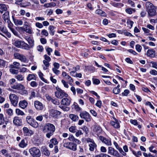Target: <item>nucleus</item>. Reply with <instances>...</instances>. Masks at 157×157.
Here are the masks:
<instances>
[{
  "mask_svg": "<svg viewBox=\"0 0 157 157\" xmlns=\"http://www.w3.org/2000/svg\"><path fill=\"white\" fill-rule=\"evenodd\" d=\"M55 130L54 125L50 123L46 124L42 128V131L44 133H46V136L48 138H50L53 135Z\"/></svg>",
  "mask_w": 157,
  "mask_h": 157,
  "instance_id": "1",
  "label": "nucleus"
},
{
  "mask_svg": "<svg viewBox=\"0 0 157 157\" xmlns=\"http://www.w3.org/2000/svg\"><path fill=\"white\" fill-rule=\"evenodd\" d=\"M145 6L146 10L149 17H153L156 15L157 13L155 10V6L152 3L150 2H147Z\"/></svg>",
  "mask_w": 157,
  "mask_h": 157,
  "instance_id": "2",
  "label": "nucleus"
},
{
  "mask_svg": "<svg viewBox=\"0 0 157 157\" xmlns=\"http://www.w3.org/2000/svg\"><path fill=\"white\" fill-rule=\"evenodd\" d=\"M56 90L55 92V96L58 98L61 99L63 97H67L68 95L59 87L57 86L56 88Z\"/></svg>",
  "mask_w": 157,
  "mask_h": 157,
  "instance_id": "3",
  "label": "nucleus"
},
{
  "mask_svg": "<svg viewBox=\"0 0 157 157\" xmlns=\"http://www.w3.org/2000/svg\"><path fill=\"white\" fill-rule=\"evenodd\" d=\"M29 151L33 157H40L41 156V152L40 150L36 147H33L29 150Z\"/></svg>",
  "mask_w": 157,
  "mask_h": 157,
  "instance_id": "4",
  "label": "nucleus"
},
{
  "mask_svg": "<svg viewBox=\"0 0 157 157\" xmlns=\"http://www.w3.org/2000/svg\"><path fill=\"white\" fill-rule=\"evenodd\" d=\"M27 123L32 126L36 128L39 126V124L33 117L30 116H27L26 117Z\"/></svg>",
  "mask_w": 157,
  "mask_h": 157,
  "instance_id": "5",
  "label": "nucleus"
},
{
  "mask_svg": "<svg viewBox=\"0 0 157 157\" xmlns=\"http://www.w3.org/2000/svg\"><path fill=\"white\" fill-rule=\"evenodd\" d=\"M64 147L73 151H75L77 150V144L71 142H65L63 144Z\"/></svg>",
  "mask_w": 157,
  "mask_h": 157,
  "instance_id": "6",
  "label": "nucleus"
},
{
  "mask_svg": "<svg viewBox=\"0 0 157 157\" xmlns=\"http://www.w3.org/2000/svg\"><path fill=\"white\" fill-rule=\"evenodd\" d=\"M9 98L11 104L13 106H16L18 102V97L15 94H11L9 96Z\"/></svg>",
  "mask_w": 157,
  "mask_h": 157,
  "instance_id": "7",
  "label": "nucleus"
},
{
  "mask_svg": "<svg viewBox=\"0 0 157 157\" xmlns=\"http://www.w3.org/2000/svg\"><path fill=\"white\" fill-rule=\"evenodd\" d=\"M79 116L82 119H84L86 122H89L91 120V117L89 113L86 111L81 112Z\"/></svg>",
  "mask_w": 157,
  "mask_h": 157,
  "instance_id": "8",
  "label": "nucleus"
},
{
  "mask_svg": "<svg viewBox=\"0 0 157 157\" xmlns=\"http://www.w3.org/2000/svg\"><path fill=\"white\" fill-rule=\"evenodd\" d=\"M108 154L116 157H122L117 150L110 146L108 147Z\"/></svg>",
  "mask_w": 157,
  "mask_h": 157,
  "instance_id": "9",
  "label": "nucleus"
},
{
  "mask_svg": "<svg viewBox=\"0 0 157 157\" xmlns=\"http://www.w3.org/2000/svg\"><path fill=\"white\" fill-rule=\"evenodd\" d=\"M1 32L5 34L6 36L9 38L11 37V34L9 32H8L6 28H5L4 27L0 26V35L6 38V37Z\"/></svg>",
  "mask_w": 157,
  "mask_h": 157,
  "instance_id": "10",
  "label": "nucleus"
},
{
  "mask_svg": "<svg viewBox=\"0 0 157 157\" xmlns=\"http://www.w3.org/2000/svg\"><path fill=\"white\" fill-rule=\"evenodd\" d=\"M99 138L102 142L105 144L106 146H111L112 145V142L110 138H106L102 136H99Z\"/></svg>",
  "mask_w": 157,
  "mask_h": 157,
  "instance_id": "11",
  "label": "nucleus"
},
{
  "mask_svg": "<svg viewBox=\"0 0 157 157\" xmlns=\"http://www.w3.org/2000/svg\"><path fill=\"white\" fill-rule=\"evenodd\" d=\"M61 113L56 110L52 109L50 111V115L52 117L55 118H58L60 116Z\"/></svg>",
  "mask_w": 157,
  "mask_h": 157,
  "instance_id": "12",
  "label": "nucleus"
},
{
  "mask_svg": "<svg viewBox=\"0 0 157 157\" xmlns=\"http://www.w3.org/2000/svg\"><path fill=\"white\" fill-rule=\"evenodd\" d=\"M34 105L35 108L37 111L42 110L44 108V105L41 102L39 101H35L34 102Z\"/></svg>",
  "mask_w": 157,
  "mask_h": 157,
  "instance_id": "13",
  "label": "nucleus"
},
{
  "mask_svg": "<svg viewBox=\"0 0 157 157\" xmlns=\"http://www.w3.org/2000/svg\"><path fill=\"white\" fill-rule=\"evenodd\" d=\"M71 99L70 97H65L62 99L61 103L64 105L69 106L71 103Z\"/></svg>",
  "mask_w": 157,
  "mask_h": 157,
  "instance_id": "14",
  "label": "nucleus"
},
{
  "mask_svg": "<svg viewBox=\"0 0 157 157\" xmlns=\"http://www.w3.org/2000/svg\"><path fill=\"white\" fill-rule=\"evenodd\" d=\"M62 75L69 82V84L71 86H72V83L74 81L73 78L70 76L68 75L65 72H63Z\"/></svg>",
  "mask_w": 157,
  "mask_h": 157,
  "instance_id": "15",
  "label": "nucleus"
},
{
  "mask_svg": "<svg viewBox=\"0 0 157 157\" xmlns=\"http://www.w3.org/2000/svg\"><path fill=\"white\" fill-rule=\"evenodd\" d=\"M22 130L24 135L25 136H30L34 134V132L32 130L29 129L26 127H23Z\"/></svg>",
  "mask_w": 157,
  "mask_h": 157,
  "instance_id": "16",
  "label": "nucleus"
},
{
  "mask_svg": "<svg viewBox=\"0 0 157 157\" xmlns=\"http://www.w3.org/2000/svg\"><path fill=\"white\" fill-rule=\"evenodd\" d=\"M113 119L114 121H111L110 122V124L115 128H120V123L118 120L115 117H113Z\"/></svg>",
  "mask_w": 157,
  "mask_h": 157,
  "instance_id": "17",
  "label": "nucleus"
},
{
  "mask_svg": "<svg viewBox=\"0 0 157 157\" xmlns=\"http://www.w3.org/2000/svg\"><path fill=\"white\" fill-rule=\"evenodd\" d=\"M11 87L12 88L17 90H20L21 89H25V86L21 83H16L13 85L11 86Z\"/></svg>",
  "mask_w": 157,
  "mask_h": 157,
  "instance_id": "18",
  "label": "nucleus"
},
{
  "mask_svg": "<svg viewBox=\"0 0 157 157\" xmlns=\"http://www.w3.org/2000/svg\"><path fill=\"white\" fill-rule=\"evenodd\" d=\"M13 124L17 126H20L22 124L21 120L18 117H15L13 121Z\"/></svg>",
  "mask_w": 157,
  "mask_h": 157,
  "instance_id": "19",
  "label": "nucleus"
},
{
  "mask_svg": "<svg viewBox=\"0 0 157 157\" xmlns=\"http://www.w3.org/2000/svg\"><path fill=\"white\" fill-rule=\"evenodd\" d=\"M18 104L19 107L22 109H25L27 107L28 103L26 100H24L20 101Z\"/></svg>",
  "mask_w": 157,
  "mask_h": 157,
  "instance_id": "20",
  "label": "nucleus"
},
{
  "mask_svg": "<svg viewBox=\"0 0 157 157\" xmlns=\"http://www.w3.org/2000/svg\"><path fill=\"white\" fill-rule=\"evenodd\" d=\"M155 54V51L153 49H148L147 52V56L151 58L154 57Z\"/></svg>",
  "mask_w": 157,
  "mask_h": 157,
  "instance_id": "21",
  "label": "nucleus"
},
{
  "mask_svg": "<svg viewBox=\"0 0 157 157\" xmlns=\"http://www.w3.org/2000/svg\"><path fill=\"white\" fill-rule=\"evenodd\" d=\"M7 6L5 4H0V12L2 13L4 12L7 11Z\"/></svg>",
  "mask_w": 157,
  "mask_h": 157,
  "instance_id": "22",
  "label": "nucleus"
},
{
  "mask_svg": "<svg viewBox=\"0 0 157 157\" xmlns=\"http://www.w3.org/2000/svg\"><path fill=\"white\" fill-rule=\"evenodd\" d=\"M20 48L25 50H28L30 48V47L29 45L22 41H21V45Z\"/></svg>",
  "mask_w": 157,
  "mask_h": 157,
  "instance_id": "23",
  "label": "nucleus"
},
{
  "mask_svg": "<svg viewBox=\"0 0 157 157\" xmlns=\"http://www.w3.org/2000/svg\"><path fill=\"white\" fill-rule=\"evenodd\" d=\"M2 17L5 21H6L10 20L9 13L8 11H6L3 15Z\"/></svg>",
  "mask_w": 157,
  "mask_h": 157,
  "instance_id": "24",
  "label": "nucleus"
},
{
  "mask_svg": "<svg viewBox=\"0 0 157 157\" xmlns=\"http://www.w3.org/2000/svg\"><path fill=\"white\" fill-rule=\"evenodd\" d=\"M69 117L73 121H77L79 119L78 117L75 114H70L69 115Z\"/></svg>",
  "mask_w": 157,
  "mask_h": 157,
  "instance_id": "25",
  "label": "nucleus"
},
{
  "mask_svg": "<svg viewBox=\"0 0 157 157\" xmlns=\"http://www.w3.org/2000/svg\"><path fill=\"white\" fill-rule=\"evenodd\" d=\"M13 19L15 25H21L23 24V21L22 20L17 19H15L13 17Z\"/></svg>",
  "mask_w": 157,
  "mask_h": 157,
  "instance_id": "26",
  "label": "nucleus"
},
{
  "mask_svg": "<svg viewBox=\"0 0 157 157\" xmlns=\"http://www.w3.org/2000/svg\"><path fill=\"white\" fill-rule=\"evenodd\" d=\"M14 56L16 59H24L25 58V57L23 55L17 52L14 53Z\"/></svg>",
  "mask_w": 157,
  "mask_h": 157,
  "instance_id": "27",
  "label": "nucleus"
},
{
  "mask_svg": "<svg viewBox=\"0 0 157 157\" xmlns=\"http://www.w3.org/2000/svg\"><path fill=\"white\" fill-rule=\"evenodd\" d=\"M20 41L18 40H14L13 41V44L15 46L18 48H20L21 45V41Z\"/></svg>",
  "mask_w": 157,
  "mask_h": 157,
  "instance_id": "28",
  "label": "nucleus"
},
{
  "mask_svg": "<svg viewBox=\"0 0 157 157\" xmlns=\"http://www.w3.org/2000/svg\"><path fill=\"white\" fill-rule=\"evenodd\" d=\"M7 122V121H5L4 115L2 113H0V125L3 124L4 123L6 124Z\"/></svg>",
  "mask_w": 157,
  "mask_h": 157,
  "instance_id": "29",
  "label": "nucleus"
},
{
  "mask_svg": "<svg viewBox=\"0 0 157 157\" xmlns=\"http://www.w3.org/2000/svg\"><path fill=\"white\" fill-rule=\"evenodd\" d=\"M27 145V143L25 142L24 139L22 140L18 144L19 146L22 148H24L26 147Z\"/></svg>",
  "mask_w": 157,
  "mask_h": 157,
  "instance_id": "30",
  "label": "nucleus"
},
{
  "mask_svg": "<svg viewBox=\"0 0 157 157\" xmlns=\"http://www.w3.org/2000/svg\"><path fill=\"white\" fill-rule=\"evenodd\" d=\"M95 13L96 14L99 15L101 16L102 17H105L106 15V13L105 12L100 9H98L96 11Z\"/></svg>",
  "mask_w": 157,
  "mask_h": 157,
  "instance_id": "31",
  "label": "nucleus"
},
{
  "mask_svg": "<svg viewBox=\"0 0 157 157\" xmlns=\"http://www.w3.org/2000/svg\"><path fill=\"white\" fill-rule=\"evenodd\" d=\"M38 74L39 76L42 81H43L45 83H49L47 81V80L45 79L43 77L44 75L41 72H39L38 73Z\"/></svg>",
  "mask_w": 157,
  "mask_h": 157,
  "instance_id": "32",
  "label": "nucleus"
},
{
  "mask_svg": "<svg viewBox=\"0 0 157 157\" xmlns=\"http://www.w3.org/2000/svg\"><path fill=\"white\" fill-rule=\"evenodd\" d=\"M55 27L53 25H50L48 29L50 31L49 33L52 36H53L54 35L55 31L54 29Z\"/></svg>",
  "mask_w": 157,
  "mask_h": 157,
  "instance_id": "33",
  "label": "nucleus"
},
{
  "mask_svg": "<svg viewBox=\"0 0 157 157\" xmlns=\"http://www.w3.org/2000/svg\"><path fill=\"white\" fill-rule=\"evenodd\" d=\"M36 79L35 75L33 74H29L27 78V80L28 81H30L32 80H36Z\"/></svg>",
  "mask_w": 157,
  "mask_h": 157,
  "instance_id": "34",
  "label": "nucleus"
},
{
  "mask_svg": "<svg viewBox=\"0 0 157 157\" xmlns=\"http://www.w3.org/2000/svg\"><path fill=\"white\" fill-rule=\"evenodd\" d=\"M89 150L91 151H94L95 148H96L97 146L96 144L94 143H90L89 145Z\"/></svg>",
  "mask_w": 157,
  "mask_h": 157,
  "instance_id": "35",
  "label": "nucleus"
},
{
  "mask_svg": "<svg viewBox=\"0 0 157 157\" xmlns=\"http://www.w3.org/2000/svg\"><path fill=\"white\" fill-rule=\"evenodd\" d=\"M16 114L18 116H23L25 115V113L19 109H15Z\"/></svg>",
  "mask_w": 157,
  "mask_h": 157,
  "instance_id": "36",
  "label": "nucleus"
},
{
  "mask_svg": "<svg viewBox=\"0 0 157 157\" xmlns=\"http://www.w3.org/2000/svg\"><path fill=\"white\" fill-rule=\"evenodd\" d=\"M15 78L19 81H23L24 79V77L21 75L17 74L15 76Z\"/></svg>",
  "mask_w": 157,
  "mask_h": 157,
  "instance_id": "37",
  "label": "nucleus"
},
{
  "mask_svg": "<svg viewBox=\"0 0 157 157\" xmlns=\"http://www.w3.org/2000/svg\"><path fill=\"white\" fill-rule=\"evenodd\" d=\"M42 153L46 156H49L50 155L49 151L46 147H44L42 148Z\"/></svg>",
  "mask_w": 157,
  "mask_h": 157,
  "instance_id": "38",
  "label": "nucleus"
},
{
  "mask_svg": "<svg viewBox=\"0 0 157 157\" xmlns=\"http://www.w3.org/2000/svg\"><path fill=\"white\" fill-rule=\"evenodd\" d=\"M20 28L22 30L25 31L27 33L30 34L32 33L31 28H28L27 27H26L25 28H23L22 27H20Z\"/></svg>",
  "mask_w": 157,
  "mask_h": 157,
  "instance_id": "39",
  "label": "nucleus"
},
{
  "mask_svg": "<svg viewBox=\"0 0 157 157\" xmlns=\"http://www.w3.org/2000/svg\"><path fill=\"white\" fill-rule=\"evenodd\" d=\"M73 108H74L77 111L79 112L80 113L81 112L82 109L76 103H74L73 105Z\"/></svg>",
  "mask_w": 157,
  "mask_h": 157,
  "instance_id": "40",
  "label": "nucleus"
},
{
  "mask_svg": "<svg viewBox=\"0 0 157 157\" xmlns=\"http://www.w3.org/2000/svg\"><path fill=\"white\" fill-rule=\"evenodd\" d=\"M101 129L99 126H95L93 129V131L96 132H100L101 131Z\"/></svg>",
  "mask_w": 157,
  "mask_h": 157,
  "instance_id": "41",
  "label": "nucleus"
},
{
  "mask_svg": "<svg viewBox=\"0 0 157 157\" xmlns=\"http://www.w3.org/2000/svg\"><path fill=\"white\" fill-rule=\"evenodd\" d=\"M56 4L54 2H51L48 3H46L44 5V6L46 8L55 6Z\"/></svg>",
  "mask_w": 157,
  "mask_h": 157,
  "instance_id": "42",
  "label": "nucleus"
},
{
  "mask_svg": "<svg viewBox=\"0 0 157 157\" xmlns=\"http://www.w3.org/2000/svg\"><path fill=\"white\" fill-rule=\"evenodd\" d=\"M13 65H11L10 67L12 68H15L16 69H18L19 66L20 65V63H19L14 62L13 63Z\"/></svg>",
  "mask_w": 157,
  "mask_h": 157,
  "instance_id": "43",
  "label": "nucleus"
},
{
  "mask_svg": "<svg viewBox=\"0 0 157 157\" xmlns=\"http://www.w3.org/2000/svg\"><path fill=\"white\" fill-rule=\"evenodd\" d=\"M135 10L131 8H128L126 9V13L129 14H131L133 12H135Z\"/></svg>",
  "mask_w": 157,
  "mask_h": 157,
  "instance_id": "44",
  "label": "nucleus"
},
{
  "mask_svg": "<svg viewBox=\"0 0 157 157\" xmlns=\"http://www.w3.org/2000/svg\"><path fill=\"white\" fill-rule=\"evenodd\" d=\"M132 152L133 154L136 157H139V156L142 155V152L140 151H139L136 152L135 151L133 150L132 151Z\"/></svg>",
  "mask_w": 157,
  "mask_h": 157,
  "instance_id": "45",
  "label": "nucleus"
},
{
  "mask_svg": "<svg viewBox=\"0 0 157 157\" xmlns=\"http://www.w3.org/2000/svg\"><path fill=\"white\" fill-rule=\"evenodd\" d=\"M6 113L9 116H11L13 114V110L10 108L6 110Z\"/></svg>",
  "mask_w": 157,
  "mask_h": 157,
  "instance_id": "46",
  "label": "nucleus"
},
{
  "mask_svg": "<svg viewBox=\"0 0 157 157\" xmlns=\"http://www.w3.org/2000/svg\"><path fill=\"white\" fill-rule=\"evenodd\" d=\"M94 157H111L108 155L104 154L101 153L99 154L95 155Z\"/></svg>",
  "mask_w": 157,
  "mask_h": 157,
  "instance_id": "47",
  "label": "nucleus"
},
{
  "mask_svg": "<svg viewBox=\"0 0 157 157\" xmlns=\"http://www.w3.org/2000/svg\"><path fill=\"white\" fill-rule=\"evenodd\" d=\"M51 101L55 105H58L59 104V102L58 100L56 98L51 99Z\"/></svg>",
  "mask_w": 157,
  "mask_h": 157,
  "instance_id": "48",
  "label": "nucleus"
},
{
  "mask_svg": "<svg viewBox=\"0 0 157 157\" xmlns=\"http://www.w3.org/2000/svg\"><path fill=\"white\" fill-rule=\"evenodd\" d=\"M50 142L54 145H56L58 144V142L57 139L55 138H52L50 140Z\"/></svg>",
  "mask_w": 157,
  "mask_h": 157,
  "instance_id": "49",
  "label": "nucleus"
},
{
  "mask_svg": "<svg viewBox=\"0 0 157 157\" xmlns=\"http://www.w3.org/2000/svg\"><path fill=\"white\" fill-rule=\"evenodd\" d=\"M69 130L70 132L72 133H75L77 130L76 127L73 126H71L70 127Z\"/></svg>",
  "mask_w": 157,
  "mask_h": 157,
  "instance_id": "50",
  "label": "nucleus"
},
{
  "mask_svg": "<svg viewBox=\"0 0 157 157\" xmlns=\"http://www.w3.org/2000/svg\"><path fill=\"white\" fill-rule=\"evenodd\" d=\"M15 68L10 67V71L12 74H17L18 73V71L14 69Z\"/></svg>",
  "mask_w": 157,
  "mask_h": 157,
  "instance_id": "51",
  "label": "nucleus"
},
{
  "mask_svg": "<svg viewBox=\"0 0 157 157\" xmlns=\"http://www.w3.org/2000/svg\"><path fill=\"white\" fill-rule=\"evenodd\" d=\"M149 65L157 69V62H151Z\"/></svg>",
  "mask_w": 157,
  "mask_h": 157,
  "instance_id": "52",
  "label": "nucleus"
},
{
  "mask_svg": "<svg viewBox=\"0 0 157 157\" xmlns=\"http://www.w3.org/2000/svg\"><path fill=\"white\" fill-rule=\"evenodd\" d=\"M0 152L3 155L5 156H7L8 155V151L6 149H2L1 151Z\"/></svg>",
  "mask_w": 157,
  "mask_h": 157,
  "instance_id": "53",
  "label": "nucleus"
},
{
  "mask_svg": "<svg viewBox=\"0 0 157 157\" xmlns=\"http://www.w3.org/2000/svg\"><path fill=\"white\" fill-rule=\"evenodd\" d=\"M27 40L30 45H31V46H33V45L34 41L30 37H29L27 39Z\"/></svg>",
  "mask_w": 157,
  "mask_h": 157,
  "instance_id": "54",
  "label": "nucleus"
},
{
  "mask_svg": "<svg viewBox=\"0 0 157 157\" xmlns=\"http://www.w3.org/2000/svg\"><path fill=\"white\" fill-rule=\"evenodd\" d=\"M6 22L8 23V27L10 30L13 28L12 27L13 26V24L10 21V20L6 21Z\"/></svg>",
  "mask_w": 157,
  "mask_h": 157,
  "instance_id": "55",
  "label": "nucleus"
},
{
  "mask_svg": "<svg viewBox=\"0 0 157 157\" xmlns=\"http://www.w3.org/2000/svg\"><path fill=\"white\" fill-rule=\"evenodd\" d=\"M48 60L49 59H45L43 61V63L45 66L46 67H49L50 65V64L49 63L50 60Z\"/></svg>",
  "mask_w": 157,
  "mask_h": 157,
  "instance_id": "56",
  "label": "nucleus"
},
{
  "mask_svg": "<svg viewBox=\"0 0 157 157\" xmlns=\"http://www.w3.org/2000/svg\"><path fill=\"white\" fill-rule=\"evenodd\" d=\"M61 82L63 84L64 87L67 88H68L69 87V85L67 82L65 81L64 80L62 79L61 80Z\"/></svg>",
  "mask_w": 157,
  "mask_h": 157,
  "instance_id": "57",
  "label": "nucleus"
},
{
  "mask_svg": "<svg viewBox=\"0 0 157 157\" xmlns=\"http://www.w3.org/2000/svg\"><path fill=\"white\" fill-rule=\"evenodd\" d=\"M113 92L115 94H118L120 92V90L117 88H114L113 90Z\"/></svg>",
  "mask_w": 157,
  "mask_h": 157,
  "instance_id": "58",
  "label": "nucleus"
},
{
  "mask_svg": "<svg viewBox=\"0 0 157 157\" xmlns=\"http://www.w3.org/2000/svg\"><path fill=\"white\" fill-rule=\"evenodd\" d=\"M117 149L118 150L119 152L121 153L123 155L126 156V153L124 152L123 151V150L122 148L119 147L118 148H117Z\"/></svg>",
  "mask_w": 157,
  "mask_h": 157,
  "instance_id": "59",
  "label": "nucleus"
},
{
  "mask_svg": "<svg viewBox=\"0 0 157 157\" xmlns=\"http://www.w3.org/2000/svg\"><path fill=\"white\" fill-rule=\"evenodd\" d=\"M129 93V91L128 90L126 89L124 90V92L122 93L123 96H127Z\"/></svg>",
  "mask_w": 157,
  "mask_h": 157,
  "instance_id": "60",
  "label": "nucleus"
},
{
  "mask_svg": "<svg viewBox=\"0 0 157 157\" xmlns=\"http://www.w3.org/2000/svg\"><path fill=\"white\" fill-rule=\"evenodd\" d=\"M130 122L132 124L135 125H138V122L136 120L130 119Z\"/></svg>",
  "mask_w": 157,
  "mask_h": 157,
  "instance_id": "61",
  "label": "nucleus"
},
{
  "mask_svg": "<svg viewBox=\"0 0 157 157\" xmlns=\"http://www.w3.org/2000/svg\"><path fill=\"white\" fill-rule=\"evenodd\" d=\"M30 85L33 87H36L37 86L38 84L36 81H33L31 82Z\"/></svg>",
  "mask_w": 157,
  "mask_h": 157,
  "instance_id": "62",
  "label": "nucleus"
},
{
  "mask_svg": "<svg viewBox=\"0 0 157 157\" xmlns=\"http://www.w3.org/2000/svg\"><path fill=\"white\" fill-rule=\"evenodd\" d=\"M93 83L96 85L99 84L100 83V81L98 79H93Z\"/></svg>",
  "mask_w": 157,
  "mask_h": 157,
  "instance_id": "63",
  "label": "nucleus"
},
{
  "mask_svg": "<svg viewBox=\"0 0 157 157\" xmlns=\"http://www.w3.org/2000/svg\"><path fill=\"white\" fill-rule=\"evenodd\" d=\"M150 74L153 75H157V71L155 70H151L149 72Z\"/></svg>",
  "mask_w": 157,
  "mask_h": 157,
  "instance_id": "64",
  "label": "nucleus"
}]
</instances>
